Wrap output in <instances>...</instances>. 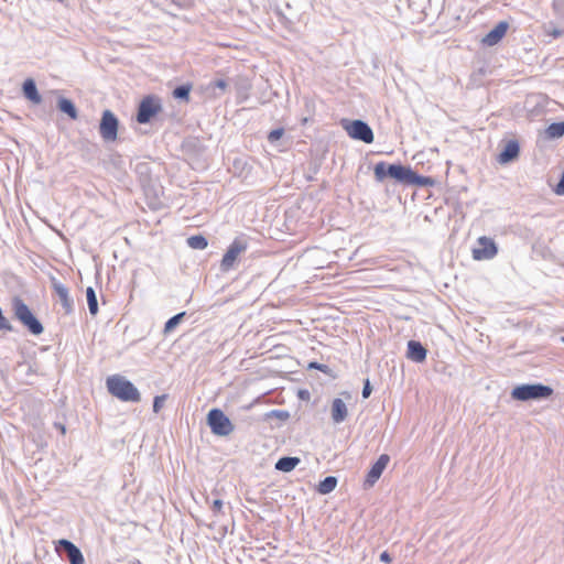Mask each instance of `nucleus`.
<instances>
[{
	"label": "nucleus",
	"mask_w": 564,
	"mask_h": 564,
	"mask_svg": "<svg viewBox=\"0 0 564 564\" xmlns=\"http://www.w3.org/2000/svg\"><path fill=\"white\" fill-rule=\"evenodd\" d=\"M106 383L109 393L121 401L139 402L141 400V394L135 386L122 376H111Z\"/></svg>",
	"instance_id": "f257e3e1"
},
{
	"label": "nucleus",
	"mask_w": 564,
	"mask_h": 564,
	"mask_svg": "<svg viewBox=\"0 0 564 564\" xmlns=\"http://www.w3.org/2000/svg\"><path fill=\"white\" fill-rule=\"evenodd\" d=\"M12 311L14 317L21 322V324L32 334L39 336L43 333L44 327L42 323L37 319V317L32 313L30 307L24 303V301L14 296L12 299Z\"/></svg>",
	"instance_id": "f03ea898"
},
{
	"label": "nucleus",
	"mask_w": 564,
	"mask_h": 564,
	"mask_svg": "<svg viewBox=\"0 0 564 564\" xmlns=\"http://www.w3.org/2000/svg\"><path fill=\"white\" fill-rule=\"evenodd\" d=\"M552 394L553 389L540 382L520 384L511 391V398L517 401L545 400Z\"/></svg>",
	"instance_id": "7ed1b4c3"
},
{
	"label": "nucleus",
	"mask_w": 564,
	"mask_h": 564,
	"mask_svg": "<svg viewBox=\"0 0 564 564\" xmlns=\"http://www.w3.org/2000/svg\"><path fill=\"white\" fill-rule=\"evenodd\" d=\"M207 424L212 433L217 436H228L235 430V425L229 417L217 408H214L208 412Z\"/></svg>",
	"instance_id": "20e7f679"
},
{
	"label": "nucleus",
	"mask_w": 564,
	"mask_h": 564,
	"mask_svg": "<svg viewBox=\"0 0 564 564\" xmlns=\"http://www.w3.org/2000/svg\"><path fill=\"white\" fill-rule=\"evenodd\" d=\"M161 110L160 98L152 95L147 96L138 106L135 120L141 124L149 123Z\"/></svg>",
	"instance_id": "39448f33"
},
{
	"label": "nucleus",
	"mask_w": 564,
	"mask_h": 564,
	"mask_svg": "<svg viewBox=\"0 0 564 564\" xmlns=\"http://www.w3.org/2000/svg\"><path fill=\"white\" fill-rule=\"evenodd\" d=\"M118 128L119 120L116 115L109 109L104 110L99 123L101 138L107 142L115 141L118 137Z\"/></svg>",
	"instance_id": "423d86ee"
},
{
	"label": "nucleus",
	"mask_w": 564,
	"mask_h": 564,
	"mask_svg": "<svg viewBox=\"0 0 564 564\" xmlns=\"http://www.w3.org/2000/svg\"><path fill=\"white\" fill-rule=\"evenodd\" d=\"M248 248V242L245 238H236L228 247L223 257L220 268L223 271H229L234 268L239 254L245 252Z\"/></svg>",
	"instance_id": "0eeeda50"
},
{
	"label": "nucleus",
	"mask_w": 564,
	"mask_h": 564,
	"mask_svg": "<svg viewBox=\"0 0 564 564\" xmlns=\"http://www.w3.org/2000/svg\"><path fill=\"white\" fill-rule=\"evenodd\" d=\"M348 135L365 143L373 142V132L370 126L362 120H352L345 124Z\"/></svg>",
	"instance_id": "6e6552de"
},
{
	"label": "nucleus",
	"mask_w": 564,
	"mask_h": 564,
	"mask_svg": "<svg viewBox=\"0 0 564 564\" xmlns=\"http://www.w3.org/2000/svg\"><path fill=\"white\" fill-rule=\"evenodd\" d=\"M479 248L473 250V258L475 260H489L498 253L496 242L486 236L478 238Z\"/></svg>",
	"instance_id": "1a4fd4ad"
},
{
	"label": "nucleus",
	"mask_w": 564,
	"mask_h": 564,
	"mask_svg": "<svg viewBox=\"0 0 564 564\" xmlns=\"http://www.w3.org/2000/svg\"><path fill=\"white\" fill-rule=\"evenodd\" d=\"M390 462V456L388 454H382L379 456L377 462L371 466L369 469L366 479H365V487L370 488L372 487L378 479L381 477L383 470L388 466Z\"/></svg>",
	"instance_id": "9d476101"
},
{
	"label": "nucleus",
	"mask_w": 564,
	"mask_h": 564,
	"mask_svg": "<svg viewBox=\"0 0 564 564\" xmlns=\"http://www.w3.org/2000/svg\"><path fill=\"white\" fill-rule=\"evenodd\" d=\"M51 283L53 291L59 299L61 305L65 314L73 313L74 300L70 297L68 289L64 284L58 282L55 278H52Z\"/></svg>",
	"instance_id": "9b49d317"
},
{
	"label": "nucleus",
	"mask_w": 564,
	"mask_h": 564,
	"mask_svg": "<svg viewBox=\"0 0 564 564\" xmlns=\"http://www.w3.org/2000/svg\"><path fill=\"white\" fill-rule=\"evenodd\" d=\"M58 547L66 554L70 564H85V558L82 551L69 540H59Z\"/></svg>",
	"instance_id": "f8f14e48"
},
{
	"label": "nucleus",
	"mask_w": 564,
	"mask_h": 564,
	"mask_svg": "<svg viewBox=\"0 0 564 564\" xmlns=\"http://www.w3.org/2000/svg\"><path fill=\"white\" fill-rule=\"evenodd\" d=\"M509 24L506 21H500L491 31H489L482 39V44L494 46L498 44L508 31Z\"/></svg>",
	"instance_id": "ddd939ff"
},
{
	"label": "nucleus",
	"mask_w": 564,
	"mask_h": 564,
	"mask_svg": "<svg viewBox=\"0 0 564 564\" xmlns=\"http://www.w3.org/2000/svg\"><path fill=\"white\" fill-rule=\"evenodd\" d=\"M520 154V145L518 141L510 140L505 145L503 150L498 155V162L500 164H508L514 161Z\"/></svg>",
	"instance_id": "4468645a"
},
{
	"label": "nucleus",
	"mask_w": 564,
	"mask_h": 564,
	"mask_svg": "<svg viewBox=\"0 0 564 564\" xmlns=\"http://www.w3.org/2000/svg\"><path fill=\"white\" fill-rule=\"evenodd\" d=\"M427 350L417 340H410L408 343L406 357L414 362H423L426 359Z\"/></svg>",
	"instance_id": "2eb2a0df"
},
{
	"label": "nucleus",
	"mask_w": 564,
	"mask_h": 564,
	"mask_svg": "<svg viewBox=\"0 0 564 564\" xmlns=\"http://www.w3.org/2000/svg\"><path fill=\"white\" fill-rule=\"evenodd\" d=\"M330 416L333 422L336 424H339L347 419L348 409L346 403L341 399L336 398L333 400L330 408Z\"/></svg>",
	"instance_id": "dca6fc26"
},
{
	"label": "nucleus",
	"mask_w": 564,
	"mask_h": 564,
	"mask_svg": "<svg viewBox=\"0 0 564 564\" xmlns=\"http://www.w3.org/2000/svg\"><path fill=\"white\" fill-rule=\"evenodd\" d=\"M23 96L35 105L42 102V97L37 90L34 79L28 78L22 85Z\"/></svg>",
	"instance_id": "f3484780"
},
{
	"label": "nucleus",
	"mask_w": 564,
	"mask_h": 564,
	"mask_svg": "<svg viewBox=\"0 0 564 564\" xmlns=\"http://www.w3.org/2000/svg\"><path fill=\"white\" fill-rule=\"evenodd\" d=\"M395 166V163L389 164L384 161L378 162L375 165L373 174L377 182H382L384 178L393 176V167Z\"/></svg>",
	"instance_id": "a211bd4d"
},
{
	"label": "nucleus",
	"mask_w": 564,
	"mask_h": 564,
	"mask_svg": "<svg viewBox=\"0 0 564 564\" xmlns=\"http://www.w3.org/2000/svg\"><path fill=\"white\" fill-rule=\"evenodd\" d=\"M57 108L63 113H66L70 119L76 120L78 118V111L75 104L65 97H61L57 100Z\"/></svg>",
	"instance_id": "6ab92c4d"
},
{
	"label": "nucleus",
	"mask_w": 564,
	"mask_h": 564,
	"mask_svg": "<svg viewBox=\"0 0 564 564\" xmlns=\"http://www.w3.org/2000/svg\"><path fill=\"white\" fill-rule=\"evenodd\" d=\"M301 459L294 456H284L278 459L275 463V469L283 473L292 471L299 464Z\"/></svg>",
	"instance_id": "aec40b11"
},
{
	"label": "nucleus",
	"mask_w": 564,
	"mask_h": 564,
	"mask_svg": "<svg viewBox=\"0 0 564 564\" xmlns=\"http://www.w3.org/2000/svg\"><path fill=\"white\" fill-rule=\"evenodd\" d=\"M411 167L406 165H402L401 163H397L393 167V176L392 180L397 181L400 184L406 185L408 180L410 177Z\"/></svg>",
	"instance_id": "412c9836"
},
{
	"label": "nucleus",
	"mask_w": 564,
	"mask_h": 564,
	"mask_svg": "<svg viewBox=\"0 0 564 564\" xmlns=\"http://www.w3.org/2000/svg\"><path fill=\"white\" fill-rule=\"evenodd\" d=\"M433 184H434V180L432 177L419 175L411 169L410 177L408 180L406 185L426 187V186H432Z\"/></svg>",
	"instance_id": "4be33fe9"
},
{
	"label": "nucleus",
	"mask_w": 564,
	"mask_h": 564,
	"mask_svg": "<svg viewBox=\"0 0 564 564\" xmlns=\"http://www.w3.org/2000/svg\"><path fill=\"white\" fill-rule=\"evenodd\" d=\"M337 478L335 476L325 477L317 486V491L322 495L332 492L337 486Z\"/></svg>",
	"instance_id": "5701e85b"
},
{
	"label": "nucleus",
	"mask_w": 564,
	"mask_h": 564,
	"mask_svg": "<svg viewBox=\"0 0 564 564\" xmlns=\"http://www.w3.org/2000/svg\"><path fill=\"white\" fill-rule=\"evenodd\" d=\"M545 134L549 139H558L564 135V121L553 122L551 123L546 130Z\"/></svg>",
	"instance_id": "b1692460"
},
{
	"label": "nucleus",
	"mask_w": 564,
	"mask_h": 564,
	"mask_svg": "<svg viewBox=\"0 0 564 564\" xmlns=\"http://www.w3.org/2000/svg\"><path fill=\"white\" fill-rule=\"evenodd\" d=\"M86 299L89 308V313L95 316L98 313V300L95 290L88 286L86 290Z\"/></svg>",
	"instance_id": "393cba45"
},
{
	"label": "nucleus",
	"mask_w": 564,
	"mask_h": 564,
	"mask_svg": "<svg viewBox=\"0 0 564 564\" xmlns=\"http://www.w3.org/2000/svg\"><path fill=\"white\" fill-rule=\"evenodd\" d=\"M187 245L192 249L204 250L208 246V241L203 235H195L187 238Z\"/></svg>",
	"instance_id": "a878e982"
},
{
	"label": "nucleus",
	"mask_w": 564,
	"mask_h": 564,
	"mask_svg": "<svg viewBox=\"0 0 564 564\" xmlns=\"http://www.w3.org/2000/svg\"><path fill=\"white\" fill-rule=\"evenodd\" d=\"M191 89L192 86L189 84L180 85L173 90V97L175 99L188 101Z\"/></svg>",
	"instance_id": "bb28decb"
},
{
	"label": "nucleus",
	"mask_w": 564,
	"mask_h": 564,
	"mask_svg": "<svg viewBox=\"0 0 564 564\" xmlns=\"http://www.w3.org/2000/svg\"><path fill=\"white\" fill-rule=\"evenodd\" d=\"M185 315H186L185 312H181V313L172 316L171 318H169L164 325V334H169L172 330H174L175 327L182 322V319L184 318Z\"/></svg>",
	"instance_id": "cd10ccee"
},
{
	"label": "nucleus",
	"mask_w": 564,
	"mask_h": 564,
	"mask_svg": "<svg viewBox=\"0 0 564 564\" xmlns=\"http://www.w3.org/2000/svg\"><path fill=\"white\" fill-rule=\"evenodd\" d=\"M166 398H167L166 394L156 395L154 398V400H153V412L154 413H159L161 411V409L163 408V405L166 401Z\"/></svg>",
	"instance_id": "c85d7f7f"
},
{
	"label": "nucleus",
	"mask_w": 564,
	"mask_h": 564,
	"mask_svg": "<svg viewBox=\"0 0 564 564\" xmlns=\"http://www.w3.org/2000/svg\"><path fill=\"white\" fill-rule=\"evenodd\" d=\"M283 134H284V129L283 128L274 129V130L269 132L268 141L271 142V143H274L278 140H280Z\"/></svg>",
	"instance_id": "c756f323"
},
{
	"label": "nucleus",
	"mask_w": 564,
	"mask_h": 564,
	"mask_svg": "<svg viewBox=\"0 0 564 564\" xmlns=\"http://www.w3.org/2000/svg\"><path fill=\"white\" fill-rule=\"evenodd\" d=\"M308 369H317L324 373H329L330 369L327 365L319 364L317 361H312L308 364Z\"/></svg>",
	"instance_id": "7c9ffc66"
},
{
	"label": "nucleus",
	"mask_w": 564,
	"mask_h": 564,
	"mask_svg": "<svg viewBox=\"0 0 564 564\" xmlns=\"http://www.w3.org/2000/svg\"><path fill=\"white\" fill-rule=\"evenodd\" d=\"M223 506H224V502L223 500L220 499H215L212 503V511L214 513V516H219L220 513H223Z\"/></svg>",
	"instance_id": "2f4dec72"
},
{
	"label": "nucleus",
	"mask_w": 564,
	"mask_h": 564,
	"mask_svg": "<svg viewBox=\"0 0 564 564\" xmlns=\"http://www.w3.org/2000/svg\"><path fill=\"white\" fill-rule=\"evenodd\" d=\"M371 392H372V387H371V384H370L369 379H367V380L365 381V383H364L362 391H361L362 398H364V399L369 398V397H370V394H371Z\"/></svg>",
	"instance_id": "473e14b6"
},
{
	"label": "nucleus",
	"mask_w": 564,
	"mask_h": 564,
	"mask_svg": "<svg viewBox=\"0 0 564 564\" xmlns=\"http://www.w3.org/2000/svg\"><path fill=\"white\" fill-rule=\"evenodd\" d=\"M213 87L220 89L223 93L228 87V83L225 79H216L210 84Z\"/></svg>",
	"instance_id": "72a5a7b5"
},
{
	"label": "nucleus",
	"mask_w": 564,
	"mask_h": 564,
	"mask_svg": "<svg viewBox=\"0 0 564 564\" xmlns=\"http://www.w3.org/2000/svg\"><path fill=\"white\" fill-rule=\"evenodd\" d=\"M554 192L557 195H564V170H563V173L561 175L558 183L556 184V186L554 188Z\"/></svg>",
	"instance_id": "f704fd0d"
},
{
	"label": "nucleus",
	"mask_w": 564,
	"mask_h": 564,
	"mask_svg": "<svg viewBox=\"0 0 564 564\" xmlns=\"http://www.w3.org/2000/svg\"><path fill=\"white\" fill-rule=\"evenodd\" d=\"M553 8L558 14H564V0H554Z\"/></svg>",
	"instance_id": "c9c22d12"
},
{
	"label": "nucleus",
	"mask_w": 564,
	"mask_h": 564,
	"mask_svg": "<svg viewBox=\"0 0 564 564\" xmlns=\"http://www.w3.org/2000/svg\"><path fill=\"white\" fill-rule=\"evenodd\" d=\"M271 415H274L281 420H286L289 417V413L286 411H281V410H273L271 412Z\"/></svg>",
	"instance_id": "e433bc0d"
},
{
	"label": "nucleus",
	"mask_w": 564,
	"mask_h": 564,
	"mask_svg": "<svg viewBox=\"0 0 564 564\" xmlns=\"http://www.w3.org/2000/svg\"><path fill=\"white\" fill-rule=\"evenodd\" d=\"M380 561L384 563H390L392 561V557L387 551H384L380 554Z\"/></svg>",
	"instance_id": "4c0bfd02"
},
{
	"label": "nucleus",
	"mask_w": 564,
	"mask_h": 564,
	"mask_svg": "<svg viewBox=\"0 0 564 564\" xmlns=\"http://www.w3.org/2000/svg\"><path fill=\"white\" fill-rule=\"evenodd\" d=\"M54 427L61 432L62 435L66 434V426L61 422H55Z\"/></svg>",
	"instance_id": "58836bf2"
},
{
	"label": "nucleus",
	"mask_w": 564,
	"mask_h": 564,
	"mask_svg": "<svg viewBox=\"0 0 564 564\" xmlns=\"http://www.w3.org/2000/svg\"><path fill=\"white\" fill-rule=\"evenodd\" d=\"M561 34H562V32H561V31H555V32H554V36H555V37L560 36Z\"/></svg>",
	"instance_id": "ea45409f"
},
{
	"label": "nucleus",
	"mask_w": 564,
	"mask_h": 564,
	"mask_svg": "<svg viewBox=\"0 0 564 564\" xmlns=\"http://www.w3.org/2000/svg\"><path fill=\"white\" fill-rule=\"evenodd\" d=\"M301 397H305V393L303 391H300Z\"/></svg>",
	"instance_id": "a19ab883"
},
{
	"label": "nucleus",
	"mask_w": 564,
	"mask_h": 564,
	"mask_svg": "<svg viewBox=\"0 0 564 564\" xmlns=\"http://www.w3.org/2000/svg\"><path fill=\"white\" fill-rule=\"evenodd\" d=\"M301 397H305V393L303 391H300Z\"/></svg>",
	"instance_id": "79ce46f5"
},
{
	"label": "nucleus",
	"mask_w": 564,
	"mask_h": 564,
	"mask_svg": "<svg viewBox=\"0 0 564 564\" xmlns=\"http://www.w3.org/2000/svg\"><path fill=\"white\" fill-rule=\"evenodd\" d=\"M561 341L564 344V336L561 337Z\"/></svg>",
	"instance_id": "37998d69"
}]
</instances>
